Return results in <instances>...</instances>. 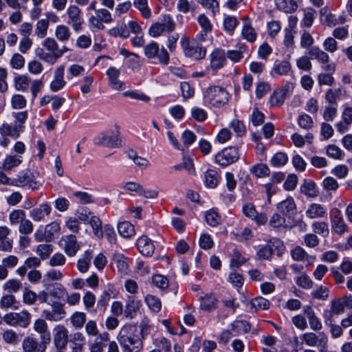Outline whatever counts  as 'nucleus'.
<instances>
[{
	"instance_id": "f257e3e1",
	"label": "nucleus",
	"mask_w": 352,
	"mask_h": 352,
	"mask_svg": "<svg viewBox=\"0 0 352 352\" xmlns=\"http://www.w3.org/2000/svg\"><path fill=\"white\" fill-rule=\"evenodd\" d=\"M135 326L126 324L122 327L117 336V340L122 352H141L143 349V337L136 334Z\"/></svg>"
},
{
	"instance_id": "f03ea898",
	"label": "nucleus",
	"mask_w": 352,
	"mask_h": 352,
	"mask_svg": "<svg viewBox=\"0 0 352 352\" xmlns=\"http://www.w3.org/2000/svg\"><path fill=\"white\" fill-rule=\"evenodd\" d=\"M205 102L215 108L226 105L230 99V94L226 89L220 86H210L204 92Z\"/></svg>"
},
{
	"instance_id": "7ed1b4c3",
	"label": "nucleus",
	"mask_w": 352,
	"mask_h": 352,
	"mask_svg": "<svg viewBox=\"0 0 352 352\" xmlns=\"http://www.w3.org/2000/svg\"><path fill=\"white\" fill-rule=\"evenodd\" d=\"M180 45L184 55L187 57L201 60L206 56V48L199 46L195 41H190L187 36H182L181 38Z\"/></svg>"
},
{
	"instance_id": "20e7f679",
	"label": "nucleus",
	"mask_w": 352,
	"mask_h": 352,
	"mask_svg": "<svg viewBox=\"0 0 352 352\" xmlns=\"http://www.w3.org/2000/svg\"><path fill=\"white\" fill-rule=\"evenodd\" d=\"M14 186L28 188L35 190L38 189L41 184L36 181V176L30 170H25L20 173L12 179Z\"/></svg>"
},
{
	"instance_id": "39448f33",
	"label": "nucleus",
	"mask_w": 352,
	"mask_h": 352,
	"mask_svg": "<svg viewBox=\"0 0 352 352\" xmlns=\"http://www.w3.org/2000/svg\"><path fill=\"white\" fill-rule=\"evenodd\" d=\"M31 315L28 311H21L19 313L10 312L5 314L3 320L10 326H19L26 328L30 323Z\"/></svg>"
},
{
	"instance_id": "423d86ee",
	"label": "nucleus",
	"mask_w": 352,
	"mask_h": 352,
	"mask_svg": "<svg viewBox=\"0 0 352 352\" xmlns=\"http://www.w3.org/2000/svg\"><path fill=\"white\" fill-rule=\"evenodd\" d=\"M53 342L57 352H64L68 344L69 331L63 324L56 325L53 329Z\"/></svg>"
},
{
	"instance_id": "0eeeda50",
	"label": "nucleus",
	"mask_w": 352,
	"mask_h": 352,
	"mask_svg": "<svg viewBox=\"0 0 352 352\" xmlns=\"http://www.w3.org/2000/svg\"><path fill=\"white\" fill-rule=\"evenodd\" d=\"M66 14L68 19L67 23L69 25L75 32H80L84 23L81 10L76 5H71L67 8Z\"/></svg>"
},
{
	"instance_id": "6e6552de",
	"label": "nucleus",
	"mask_w": 352,
	"mask_h": 352,
	"mask_svg": "<svg viewBox=\"0 0 352 352\" xmlns=\"http://www.w3.org/2000/svg\"><path fill=\"white\" fill-rule=\"evenodd\" d=\"M112 21L111 13L104 8L96 10L95 14L89 19L90 26L99 30L104 29V23H110Z\"/></svg>"
},
{
	"instance_id": "1a4fd4ad",
	"label": "nucleus",
	"mask_w": 352,
	"mask_h": 352,
	"mask_svg": "<svg viewBox=\"0 0 352 352\" xmlns=\"http://www.w3.org/2000/svg\"><path fill=\"white\" fill-rule=\"evenodd\" d=\"M302 339L309 346H318L320 352L327 349L328 338L323 332L319 333L318 335L312 332L305 333L302 335Z\"/></svg>"
},
{
	"instance_id": "9d476101",
	"label": "nucleus",
	"mask_w": 352,
	"mask_h": 352,
	"mask_svg": "<svg viewBox=\"0 0 352 352\" xmlns=\"http://www.w3.org/2000/svg\"><path fill=\"white\" fill-rule=\"evenodd\" d=\"M51 306V310L44 309L42 311V316L45 320L52 322H58L66 316L67 313L64 308V304L59 302H54Z\"/></svg>"
},
{
	"instance_id": "9b49d317",
	"label": "nucleus",
	"mask_w": 352,
	"mask_h": 352,
	"mask_svg": "<svg viewBox=\"0 0 352 352\" xmlns=\"http://www.w3.org/2000/svg\"><path fill=\"white\" fill-rule=\"evenodd\" d=\"M238 149L236 147L226 148L215 156L216 162L222 166H226L239 160Z\"/></svg>"
},
{
	"instance_id": "f8f14e48",
	"label": "nucleus",
	"mask_w": 352,
	"mask_h": 352,
	"mask_svg": "<svg viewBox=\"0 0 352 352\" xmlns=\"http://www.w3.org/2000/svg\"><path fill=\"white\" fill-rule=\"evenodd\" d=\"M330 221L332 230L338 234H342L348 231L342 212L336 208L330 211Z\"/></svg>"
},
{
	"instance_id": "ddd939ff",
	"label": "nucleus",
	"mask_w": 352,
	"mask_h": 352,
	"mask_svg": "<svg viewBox=\"0 0 352 352\" xmlns=\"http://www.w3.org/2000/svg\"><path fill=\"white\" fill-rule=\"evenodd\" d=\"M48 344L44 340L38 341L35 338L28 336L23 340L22 347L25 352H45Z\"/></svg>"
},
{
	"instance_id": "4468645a",
	"label": "nucleus",
	"mask_w": 352,
	"mask_h": 352,
	"mask_svg": "<svg viewBox=\"0 0 352 352\" xmlns=\"http://www.w3.org/2000/svg\"><path fill=\"white\" fill-rule=\"evenodd\" d=\"M277 210L288 220L294 222L293 217L296 214V205L294 199L291 197L282 201L277 205Z\"/></svg>"
},
{
	"instance_id": "2eb2a0df",
	"label": "nucleus",
	"mask_w": 352,
	"mask_h": 352,
	"mask_svg": "<svg viewBox=\"0 0 352 352\" xmlns=\"http://www.w3.org/2000/svg\"><path fill=\"white\" fill-rule=\"evenodd\" d=\"M106 74L108 78L109 87L116 91H122L125 89V83L119 79L120 71L115 67H110L107 71Z\"/></svg>"
},
{
	"instance_id": "dca6fc26",
	"label": "nucleus",
	"mask_w": 352,
	"mask_h": 352,
	"mask_svg": "<svg viewBox=\"0 0 352 352\" xmlns=\"http://www.w3.org/2000/svg\"><path fill=\"white\" fill-rule=\"evenodd\" d=\"M13 248L11 230L6 226H0V252H10Z\"/></svg>"
},
{
	"instance_id": "f3484780",
	"label": "nucleus",
	"mask_w": 352,
	"mask_h": 352,
	"mask_svg": "<svg viewBox=\"0 0 352 352\" xmlns=\"http://www.w3.org/2000/svg\"><path fill=\"white\" fill-rule=\"evenodd\" d=\"M34 330L40 335V340L50 342L51 333L48 329L47 323L45 319L38 318L34 320L33 324Z\"/></svg>"
},
{
	"instance_id": "a211bd4d",
	"label": "nucleus",
	"mask_w": 352,
	"mask_h": 352,
	"mask_svg": "<svg viewBox=\"0 0 352 352\" xmlns=\"http://www.w3.org/2000/svg\"><path fill=\"white\" fill-rule=\"evenodd\" d=\"M62 241L64 242L63 250L65 254L69 257L74 256L80 249L76 236L67 235L62 239Z\"/></svg>"
},
{
	"instance_id": "6ab92c4d",
	"label": "nucleus",
	"mask_w": 352,
	"mask_h": 352,
	"mask_svg": "<svg viewBox=\"0 0 352 352\" xmlns=\"http://www.w3.org/2000/svg\"><path fill=\"white\" fill-rule=\"evenodd\" d=\"M243 213L247 217L254 220L259 225H263L267 221L266 216L263 213L258 214L252 204H245L243 207Z\"/></svg>"
},
{
	"instance_id": "aec40b11",
	"label": "nucleus",
	"mask_w": 352,
	"mask_h": 352,
	"mask_svg": "<svg viewBox=\"0 0 352 352\" xmlns=\"http://www.w3.org/2000/svg\"><path fill=\"white\" fill-rule=\"evenodd\" d=\"M65 67L58 66L54 71V79L50 83V89L52 91L56 92L63 89L66 85L64 80Z\"/></svg>"
},
{
	"instance_id": "412c9836",
	"label": "nucleus",
	"mask_w": 352,
	"mask_h": 352,
	"mask_svg": "<svg viewBox=\"0 0 352 352\" xmlns=\"http://www.w3.org/2000/svg\"><path fill=\"white\" fill-rule=\"evenodd\" d=\"M97 140L98 144L108 147H117L120 144L118 135L111 131L100 133Z\"/></svg>"
},
{
	"instance_id": "4be33fe9",
	"label": "nucleus",
	"mask_w": 352,
	"mask_h": 352,
	"mask_svg": "<svg viewBox=\"0 0 352 352\" xmlns=\"http://www.w3.org/2000/svg\"><path fill=\"white\" fill-rule=\"evenodd\" d=\"M24 126L21 124L10 125L3 123L0 126V134L1 136H10L13 139H17L23 131Z\"/></svg>"
},
{
	"instance_id": "5701e85b",
	"label": "nucleus",
	"mask_w": 352,
	"mask_h": 352,
	"mask_svg": "<svg viewBox=\"0 0 352 352\" xmlns=\"http://www.w3.org/2000/svg\"><path fill=\"white\" fill-rule=\"evenodd\" d=\"M137 247L140 252L146 256L153 255L155 246L150 239L146 236H142L137 240Z\"/></svg>"
},
{
	"instance_id": "b1692460",
	"label": "nucleus",
	"mask_w": 352,
	"mask_h": 352,
	"mask_svg": "<svg viewBox=\"0 0 352 352\" xmlns=\"http://www.w3.org/2000/svg\"><path fill=\"white\" fill-rule=\"evenodd\" d=\"M51 211L50 205L48 203H43L38 208H33L30 212V216L34 221H41L44 220L45 217L51 213Z\"/></svg>"
},
{
	"instance_id": "393cba45",
	"label": "nucleus",
	"mask_w": 352,
	"mask_h": 352,
	"mask_svg": "<svg viewBox=\"0 0 352 352\" xmlns=\"http://www.w3.org/2000/svg\"><path fill=\"white\" fill-rule=\"evenodd\" d=\"M210 67L216 71L223 67L226 62V54L221 49H216L210 54Z\"/></svg>"
},
{
	"instance_id": "a878e982",
	"label": "nucleus",
	"mask_w": 352,
	"mask_h": 352,
	"mask_svg": "<svg viewBox=\"0 0 352 352\" xmlns=\"http://www.w3.org/2000/svg\"><path fill=\"white\" fill-rule=\"evenodd\" d=\"M282 245L283 244L278 240L270 241L258 250L257 256L260 259L267 260L272 256L274 248H278Z\"/></svg>"
},
{
	"instance_id": "bb28decb",
	"label": "nucleus",
	"mask_w": 352,
	"mask_h": 352,
	"mask_svg": "<svg viewBox=\"0 0 352 352\" xmlns=\"http://www.w3.org/2000/svg\"><path fill=\"white\" fill-rule=\"evenodd\" d=\"M110 334L104 331L98 335L95 340L89 345V352H104L107 342L109 341Z\"/></svg>"
},
{
	"instance_id": "cd10ccee",
	"label": "nucleus",
	"mask_w": 352,
	"mask_h": 352,
	"mask_svg": "<svg viewBox=\"0 0 352 352\" xmlns=\"http://www.w3.org/2000/svg\"><path fill=\"white\" fill-rule=\"evenodd\" d=\"M241 36L250 43H254L256 40L257 33L252 26L251 21L248 18L243 19Z\"/></svg>"
},
{
	"instance_id": "c85d7f7f",
	"label": "nucleus",
	"mask_w": 352,
	"mask_h": 352,
	"mask_svg": "<svg viewBox=\"0 0 352 352\" xmlns=\"http://www.w3.org/2000/svg\"><path fill=\"white\" fill-rule=\"evenodd\" d=\"M326 213V208L321 204L316 203L310 204L305 212L307 217L311 219L322 218Z\"/></svg>"
},
{
	"instance_id": "c756f323",
	"label": "nucleus",
	"mask_w": 352,
	"mask_h": 352,
	"mask_svg": "<svg viewBox=\"0 0 352 352\" xmlns=\"http://www.w3.org/2000/svg\"><path fill=\"white\" fill-rule=\"evenodd\" d=\"M93 259V251L91 250H86L82 256L77 261V269L81 273L88 272Z\"/></svg>"
},
{
	"instance_id": "7c9ffc66",
	"label": "nucleus",
	"mask_w": 352,
	"mask_h": 352,
	"mask_svg": "<svg viewBox=\"0 0 352 352\" xmlns=\"http://www.w3.org/2000/svg\"><path fill=\"white\" fill-rule=\"evenodd\" d=\"M303 313L309 320L310 327L314 331H320L322 324L318 318L316 316L314 309L310 306H305L303 308Z\"/></svg>"
},
{
	"instance_id": "2f4dec72",
	"label": "nucleus",
	"mask_w": 352,
	"mask_h": 352,
	"mask_svg": "<svg viewBox=\"0 0 352 352\" xmlns=\"http://www.w3.org/2000/svg\"><path fill=\"white\" fill-rule=\"evenodd\" d=\"M292 69L291 64L289 61L282 60L276 62L271 70V75L276 76H285L287 75Z\"/></svg>"
},
{
	"instance_id": "473e14b6",
	"label": "nucleus",
	"mask_w": 352,
	"mask_h": 352,
	"mask_svg": "<svg viewBox=\"0 0 352 352\" xmlns=\"http://www.w3.org/2000/svg\"><path fill=\"white\" fill-rule=\"evenodd\" d=\"M111 264L115 265L118 272L122 274H126L129 270V260L123 254H113Z\"/></svg>"
},
{
	"instance_id": "72a5a7b5",
	"label": "nucleus",
	"mask_w": 352,
	"mask_h": 352,
	"mask_svg": "<svg viewBox=\"0 0 352 352\" xmlns=\"http://www.w3.org/2000/svg\"><path fill=\"white\" fill-rule=\"evenodd\" d=\"M200 307L205 311H212L216 309L217 299L212 294H208L200 298Z\"/></svg>"
},
{
	"instance_id": "f704fd0d",
	"label": "nucleus",
	"mask_w": 352,
	"mask_h": 352,
	"mask_svg": "<svg viewBox=\"0 0 352 352\" xmlns=\"http://www.w3.org/2000/svg\"><path fill=\"white\" fill-rule=\"evenodd\" d=\"M270 224L274 228H292L294 226V223L288 220L285 216L280 212L275 213L272 215L270 220Z\"/></svg>"
},
{
	"instance_id": "c9c22d12",
	"label": "nucleus",
	"mask_w": 352,
	"mask_h": 352,
	"mask_svg": "<svg viewBox=\"0 0 352 352\" xmlns=\"http://www.w3.org/2000/svg\"><path fill=\"white\" fill-rule=\"evenodd\" d=\"M14 87L18 91H26L31 83V78L27 75L17 74L14 77Z\"/></svg>"
},
{
	"instance_id": "e433bc0d",
	"label": "nucleus",
	"mask_w": 352,
	"mask_h": 352,
	"mask_svg": "<svg viewBox=\"0 0 352 352\" xmlns=\"http://www.w3.org/2000/svg\"><path fill=\"white\" fill-rule=\"evenodd\" d=\"M308 54L311 58L316 59L321 64H326L329 62L328 54L318 47H311Z\"/></svg>"
},
{
	"instance_id": "4c0bfd02",
	"label": "nucleus",
	"mask_w": 352,
	"mask_h": 352,
	"mask_svg": "<svg viewBox=\"0 0 352 352\" xmlns=\"http://www.w3.org/2000/svg\"><path fill=\"white\" fill-rule=\"evenodd\" d=\"M42 45L49 52H42V54L39 55L41 60H44V58L46 55L56 54L58 45L54 38L47 37L43 41Z\"/></svg>"
},
{
	"instance_id": "58836bf2",
	"label": "nucleus",
	"mask_w": 352,
	"mask_h": 352,
	"mask_svg": "<svg viewBox=\"0 0 352 352\" xmlns=\"http://www.w3.org/2000/svg\"><path fill=\"white\" fill-rule=\"evenodd\" d=\"M118 231L123 238H131L135 234L134 226L129 221H122L118 224Z\"/></svg>"
},
{
	"instance_id": "ea45409f",
	"label": "nucleus",
	"mask_w": 352,
	"mask_h": 352,
	"mask_svg": "<svg viewBox=\"0 0 352 352\" xmlns=\"http://www.w3.org/2000/svg\"><path fill=\"white\" fill-rule=\"evenodd\" d=\"M3 341L10 345H16L21 341V335L17 333L12 329H6L1 333Z\"/></svg>"
},
{
	"instance_id": "a19ab883",
	"label": "nucleus",
	"mask_w": 352,
	"mask_h": 352,
	"mask_svg": "<svg viewBox=\"0 0 352 352\" xmlns=\"http://www.w3.org/2000/svg\"><path fill=\"white\" fill-rule=\"evenodd\" d=\"M277 8L285 13H292L298 8V3L295 0H276Z\"/></svg>"
},
{
	"instance_id": "79ce46f5",
	"label": "nucleus",
	"mask_w": 352,
	"mask_h": 352,
	"mask_svg": "<svg viewBox=\"0 0 352 352\" xmlns=\"http://www.w3.org/2000/svg\"><path fill=\"white\" fill-rule=\"evenodd\" d=\"M22 162L21 156L15 155H9L6 157L2 164V168L5 171H10L12 168L17 167Z\"/></svg>"
},
{
	"instance_id": "37998d69",
	"label": "nucleus",
	"mask_w": 352,
	"mask_h": 352,
	"mask_svg": "<svg viewBox=\"0 0 352 352\" xmlns=\"http://www.w3.org/2000/svg\"><path fill=\"white\" fill-rule=\"evenodd\" d=\"M300 191L309 197H316L318 195L316 184L310 179H304L300 186Z\"/></svg>"
},
{
	"instance_id": "c03bdc74",
	"label": "nucleus",
	"mask_w": 352,
	"mask_h": 352,
	"mask_svg": "<svg viewBox=\"0 0 352 352\" xmlns=\"http://www.w3.org/2000/svg\"><path fill=\"white\" fill-rule=\"evenodd\" d=\"M219 180V175L214 170H208L204 173V183L205 185L211 188H214Z\"/></svg>"
},
{
	"instance_id": "a18cd8bd",
	"label": "nucleus",
	"mask_w": 352,
	"mask_h": 352,
	"mask_svg": "<svg viewBox=\"0 0 352 352\" xmlns=\"http://www.w3.org/2000/svg\"><path fill=\"white\" fill-rule=\"evenodd\" d=\"M250 172L258 178L268 177L270 175L269 167L264 164H257L252 166L250 168Z\"/></svg>"
},
{
	"instance_id": "49530a36",
	"label": "nucleus",
	"mask_w": 352,
	"mask_h": 352,
	"mask_svg": "<svg viewBox=\"0 0 352 352\" xmlns=\"http://www.w3.org/2000/svg\"><path fill=\"white\" fill-rule=\"evenodd\" d=\"M140 302L139 300H135L133 298L129 299L125 306L124 316L129 318H133L137 311L139 309Z\"/></svg>"
},
{
	"instance_id": "de8ad7c7",
	"label": "nucleus",
	"mask_w": 352,
	"mask_h": 352,
	"mask_svg": "<svg viewBox=\"0 0 352 352\" xmlns=\"http://www.w3.org/2000/svg\"><path fill=\"white\" fill-rule=\"evenodd\" d=\"M236 47L237 50H228L226 54L228 58L234 63L239 62L243 58V54L246 50V46L244 44L239 43Z\"/></svg>"
},
{
	"instance_id": "09e8293b",
	"label": "nucleus",
	"mask_w": 352,
	"mask_h": 352,
	"mask_svg": "<svg viewBox=\"0 0 352 352\" xmlns=\"http://www.w3.org/2000/svg\"><path fill=\"white\" fill-rule=\"evenodd\" d=\"M56 38L62 43H66L71 36V32L69 28L65 25H57L55 29Z\"/></svg>"
},
{
	"instance_id": "8fccbe9b",
	"label": "nucleus",
	"mask_w": 352,
	"mask_h": 352,
	"mask_svg": "<svg viewBox=\"0 0 352 352\" xmlns=\"http://www.w3.org/2000/svg\"><path fill=\"white\" fill-rule=\"evenodd\" d=\"M342 94V89H329L325 92L324 99L328 104L338 106L337 100L340 98Z\"/></svg>"
},
{
	"instance_id": "3c124183",
	"label": "nucleus",
	"mask_w": 352,
	"mask_h": 352,
	"mask_svg": "<svg viewBox=\"0 0 352 352\" xmlns=\"http://www.w3.org/2000/svg\"><path fill=\"white\" fill-rule=\"evenodd\" d=\"M349 298L345 296L342 299L337 298L331 300V309L335 313L336 315H340L344 311V305H349Z\"/></svg>"
},
{
	"instance_id": "603ef678",
	"label": "nucleus",
	"mask_w": 352,
	"mask_h": 352,
	"mask_svg": "<svg viewBox=\"0 0 352 352\" xmlns=\"http://www.w3.org/2000/svg\"><path fill=\"white\" fill-rule=\"evenodd\" d=\"M26 218V213L21 209H14L9 214V221L11 226L20 224Z\"/></svg>"
},
{
	"instance_id": "864d4df0",
	"label": "nucleus",
	"mask_w": 352,
	"mask_h": 352,
	"mask_svg": "<svg viewBox=\"0 0 352 352\" xmlns=\"http://www.w3.org/2000/svg\"><path fill=\"white\" fill-rule=\"evenodd\" d=\"M17 300L15 296L12 294L3 295L0 299V307L3 309H8L10 308L16 309Z\"/></svg>"
},
{
	"instance_id": "5fc2aeb1",
	"label": "nucleus",
	"mask_w": 352,
	"mask_h": 352,
	"mask_svg": "<svg viewBox=\"0 0 352 352\" xmlns=\"http://www.w3.org/2000/svg\"><path fill=\"white\" fill-rule=\"evenodd\" d=\"M134 6L140 12L144 19H150L151 10L148 6L147 0H134Z\"/></svg>"
},
{
	"instance_id": "6e6d98bb",
	"label": "nucleus",
	"mask_w": 352,
	"mask_h": 352,
	"mask_svg": "<svg viewBox=\"0 0 352 352\" xmlns=\"http://www.w3.org/2000/svg\"><path fill=\"white\" fill-rule=\"evenodd\" d=\"M144 301L151 311L156 313L160 311L162 303L157 296L148 294L145 296Z\"/></svg>"
},
{
	"instance_id": "4d7b16f0",
	"label": "nucleus",
	"mask_w": 352,
	"mask_h": 352,
	"mask_svg": "<svg viewBox=\"0 0 352 352\" xmlns=\"http://www.w3.org/2000/svg\"><path fill=\"white\" fill-rule=\"evenodd\" d=\"M70 320L75 328L81 329L86 322V314L81 311H76L72 315Z\"/></svg>"
},
{
	"instance_id": "13d9d810",
	"label": "nucleus",
	"mask_w": 352,
	"mask_h": 352,
	"mask_svg": "<svg viewBox=\"0 0 352 352\" xmlns=\"http://www.w3.org/2000/svg\"><path fill=\"white\" fill-rule=\"evenodd\" d=\"M159 23L162 25V28L164 32L168 33L173 32L175 29V23L169 14L163 15L161 21H159Z\"/></svg>"
},
{
	"instance_id": "bf43d9fd",
	"label": "nucleus",
	"mask_w": 352,
	"mask_h": 352,
	"mask_svg": "<svg viewBox=\"0 0 352 352\" xmlns=\"http://www.w3.org/2000/svg\"><path fill=\"white\" fill-rule=\"evenodd\" d=\"M53 252V246L51 244L43 243L37 246L36 252L40 256L39 258L45 260L48 258Z\"/></svg>"
},
{
	"instance_id": "052dcab7",
	"label": "nucleus",
	"mask_w": 352,
	"mask_h": 352,
	"mask_svg": "<svg viewBox=\"0 0 352 352\" xmlns=\"http://www.w3.org/2000/svg\"><path fill=\"white\" fill-rule=\"evenodd\" d=\"M313 231L323 236H327L329 234V229L327 223L324 221H316L311 225Z\"/></svg>"
},
{
	"instance_id": "680f3d73",
	"label": "nucleus",
	"mask_w": 352,
	"mask_h": 352,
	"mask_svg": "<svg viewBox=\"0 0 352 352\" xmlns=\"http://www.w3.org/2000/svg\"><path fill=\"white\" fill-rule=\"evenodd\" d=\"M10 104L14 109H22L26 107L27 100L21 94H14L10 99Z\"/></svg>"
},
{
	"instance_id": "e2e57ef3",
	"label": "nucleus",
	"mask_w": 352,
	"mask_h": 352,
	"mask_svg": "<svg viewBox=\"0 0 352 352\" xmlns=\"http://www.w3.org/2000/svg\"><path fill=\"white\" fill-rule=\"evenodd\" d=\"M109 34L113 36H120L124 38H128L130 35L129 30L125 23H122L118 27L110 29Z\"/></svg>"
},
{
	"instance_id": "0e129e2a",
	"label": "nucleus",
	"mask_w": 352,
	"mask_h": 352,
	"mask_svg": "<svg viewBox=\"0 0 352 352\" xmlns=\"http://www.w3.org/2000/svg\"><path fill=\"white\" fill-rule=\"evenodd\" d=\"M48 27V20L44 19L38 20L35 28V34L38 38H44L47 35Z\"/></svg>"
},
{
	"instance_id": "69168bd1",
	"label": "nucleus",
	"mask_w": 352,
	"mask_h": 352,
	"mask_svg": "<svg viewBox=\"0 0 352 352\" xmlns=\"http://www.w3.org/2000/svg\"><path fill=\"white\" fill-rule=\"evenodd\" d=\"M89 223L93 229L94 235L98 238H102L103 236V231L100 219L98 217L93 216L89 220Z\"/></svg>"
},
{
	"instance_id": "338daca9",
	"label": "nucleus",
	"mask_w": 352,
	"mask_h": 352,
	"mask_svg": "<svg viewBox=\"0 0 352 352\" xmlns=\"http://www.w3.org/2000/svg\"><path fill=\"white\" fill-rule=\"evenodd\" d=\"M159 51V45L154 41L146 45L144 50V55L149 59L156 58Z\"/></svg>"
},
{
	"instance_id": "774afa93",
	"label": "nucleus",
	"mask_w": 352,
	"mask_h": 352,
	"mask_svg": "<svg viewBox=\"0 0 352 352\" xmlns=\"http://www.w3.org/2000/svg\"><path fill=\"white\" fill-rule=\"evenodd\" d=\"M288 161V157L285 153L278 152L274 155L271 159V164L274 167L284 166Z\"/></svg>"
}]
</instances>
